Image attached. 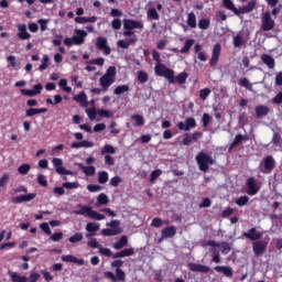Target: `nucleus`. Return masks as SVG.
Masks as SVG:
<instances>
[{
	"label": "nucleus",
	"instance_id": "nucleus-26",
	"mask_svg": "<svg viewBox=\"0 0 282 282\" xmlns=\"http://www.w3.org/2000/svg\"><path fill=\"white\" fill-rule=\"evenodd\" d=\"M41 113H47V108H30L25 111L26 118H32L33 116H39Z\"/></svg>",
	"mask_w": 282,
	"mask_h": 282
},
{
	"label": "nucleus",
	"instance_id": "nucleus-22",
	"mask_svg": "<svg viewBox=\"0 0 282 282\" xmlns=\"http://www.w3.org/2000/svg\"><path fill=\"white\" fill-rule=\"evenodd\" d=\"M187 268L192 270V272H204L205 274L210 272V268L204 264L188 263Z\"/></svg>",
	"mask_w": 282,
	"mask_h": 282
},
{
	"label": "nucleus",
	"instance_id": "nucleus-5",
	"mask_svg": "<svg viewBox=\"0 0 282 282\" xmlns=\"http://www.w3.org/2000/svg\"><path fill=\"white\" fill-rule=\"evenodd\" d=\"M196 162L198 164L199 171H203L204 173L208 171L209 166H213V164H215V160L205 152L198 153V155L196 156Z\"/></svg>",
	"mask_w": 282,
	"mask_h": 282
},
{
	"label": "nucleus",
	"instance_id": "nucleus-27",
	"mask_svg": "<svg viewBox=\"0 0 282 282\" xmlns=\"http://www.w3.org/2000/svg\"><path fill=\"white\" fill-rule=\"evenodd\" d=\"M78 169L85 173L88 177H91V175H96V167L93 165L85 166L82 163L77 164Z\"/></svg>",
	"mask_w": 282,
	"mask_h": 282
},
{
	"label": "nucleus",
	"instance_id": "nucleus-18",
	"mask_svg": "<svg viewBox=\"0 0 282 282\" xmlns=\"http://www.w3.org/2000/svg\"><path fill=\"white\" fill-rule=\"evenodd\" d=\"M221 54V44H215L210 58V65L215 66L219 63V55Z\"/></svg>",
	"mask_w": 282,
	"mask_h": 282
},
{
	"label": "nucleus",
	"instance_id": "nucleus-53",
	"mask_svg": "<svg viewBox=\"0 0 282 282\" xmlns=\"http://www.w3.org/2000/svg\"><path fill=\"white\" fill-rule=\"evenodd\" d=\"M240 87H246V89H249V91H252V84H250V80L248 78H241L239 79Z\"/></svg>",
	"mask_w": 282,
	"mask_h": 282
},
{
	"label": "nucleus",
	"instance_id": "nucleus-24",
	"mask_svg": "<svg viewBox=\"0 0 282 282\" xmlns=\"http://www.w3.org/2000/svg\"><path fill=\"white\" fill-rule=\"evenodd\" d=\"M135 254V250L133 248L123 249L113 254V259H124V257H133Z\"/></svg>",
	"mask_w": 282,
	"mask_h": 282
},
{
	"label": "nucleus",
	"instance_id": "nucleus-31",
	"mask_svg": "<svg viewBox=\"0 0 282 282\" xmlns=\"http://www.w3.org/2000/svg\"><path fill=\"white\" fill-rule=\"evenodd\" d=\"M223 4L227 10H230L234 14L239 17V9L235 7V2H232V0H223Z\"/></svg>",
	"mask_w": 282,
	"mask_h": 282
},
{
	"label": "nucleus",
	"instance_id": "nucleus-23",
	"mask_svg": "<svg viewBox=\"0 0 282 282\" xmlns=\"http://www.w3.org/2000/svg\"><path fill=\"white\" fill-rule=\"evenodd\" d=\"M36 197V194H24L17 196L12 199L13 204H23V202H32Z\"/></svg>",
	"mask_w": 282,
	"mask_h": 282
},
{
	"label": "nucleus",
	"instance_id": "nucleus-57",
	"mask_svg": "<svg viewBox=\"0 0 282 282\" xmlns=\"http://www.w3.org/2000/svg\"><path fill=\"white\" fill-rule=\"evenodd\" d=\"M87 191H89V193H100V191H102V186L100 185H87Z\"/></svg>",
	"mask_w": 282,
	"mask_h": 282
},
{
	"label": "nucleus",
	"instance_id": "nucleus-11",
	"mask_svg": "<svg viewBox=\"0 0 282 282\" xmlns=\"http://www.w3.org/2000/svg\"><path fill=\"white\" fill-rule=\"evenodd\" d=\"M195 127H197V121L191 117L185 119V121H180L177 123V129H180V131H191V129H195Z\"/></svg>",
	"mask_w": 282,
	"mask_h": 282
},
{
	"label": "nucleus",
	"instance_id": "nucleus-56",
	"mask_svg": "<svg viewBox=\"0 0 282 282\" xmlns=\"http://www.w3.org/2000/svg\"><path fill=\"white\" fill-rule=\"evenodd\" d=\"M41 279V274L36 272H31L29 278H26V282H36Z\"/></svg>",
	"mask_w": 282,
	"mask_h": 282
},
{
	"label": "nucleus",
	"instance_id": "nucleus-6",
	"mask_svg": "<svg viewBox=\"0 0 282 282\" xmlns=\"http://www.w3.org/2000/svg\"><path fill=\"white\" fill-rule=\"evenodd\" d=\"M107 226L108 228L101 230V235H104V237H116V235H120L122 232L120 220H111Z\"/></svg>",
	"mask_w": 282,
	"mask_h": 282
},
{
	"label": "nucleus",
	"instance_id": "nucleus-8",
	"mask_svg": "<svg viewBox=\"0 0 282 282\" xmlns=\"http://www.w3.org/2000/svg\"><path fill=\"white\" fill-rule=\"evenodd\" d=\"M274 20L272 19V14L270 12H263L261 14V28L263 32H270L274 30Z\"/></svg>",
	"mask_w": 282,
	"mask_h": 282
},
{
	"label": "nucleus",
	"instance_id": "nucleus-35",
	"mask_svg": "<svg viewBox=\"0 0 282 282\" xmlns=\"http://www.w3.org/2000/svg\"><path fill=\"white\" fill-rule=\"evenodd\" d=\"M265 250V241H257L253 243V252L254 254H261Z\"/></svg>",
	"mask_w": 282,
	"mask_h": 282
},
{
	"label": "nucleus",
	"instance_id": "nucleus-30",
	"mask_svg": "<svg viewBox=\"0 0 282 282\" xmlns=\"http://www.w3.org/2000/svg\"><path fill=\"white\" fill-rule=\"evenodd\" d=\"M109 204V196L106 194H99L97 196V203L95 204L96 208H100V206H107Z\"/></svg>",
	"mask_w": 282,
	"mask_h": 282
},
{
	"label": "nucleus",
	"instance_id": "nucleus-20",
	"mask_svg": "<svg viewBox=\"0 0 282 282\" xmlns=\"http://www.w3.org/2000/svg\"><path fill=\"white\" fill-rule=\"evenodd\" d=\"M61 259L64 263H76L77 265H85L84 259H78L72 254L62 256Z\"/></svg>",
	"mask_w": 282,
	"mask_h": 282
},
{
	"label": "nucleus",
	"instance_id": "nucleus-50",
	"mask_svg": "<svg viewBox=\"0 0 282 282\" xmlns=\"http://www.w3.org/2000/svg\"><path fill=\"white\" fill-rule=\"evenodd\" d=\"M30 169H32L30 164H22L18 167V172L20 175H28V173H30Z\"/></svg>",
	"mask_w": 282,
	"mask_h": 282
},
{
	"label": "nucleus",
	"instance_id": "nucleus-37",
	"mask_svg": "<svg viewBox=\"0 0 282 282\" xmlns=\"http://www.w3.org/2000/svg\"><path fill=\"white\" fill-rule=\"evenodd\" d=\"M187 25H188V28H192V29L197 28V17L195 15V13H193V12L188 13Z\"/></svg>",
	"mask_w": 282,
	"mask_h": 282
},
{
	"label": "nucleus",
	"instance_id": "nucleus-38",
	"mask_svg": "<svg viewBox=\"0 0 282 282\" xmlns=\"http://www.w3.org/2000/svg\"><path fill=\"white\" fill-rule=\"evenodd\" d=\"M270 109L267 106H257L256 107V115L257 118H261L262 116H268Z\"/></svg>",
	"mask_w": 282,
	"mask_h": 282
},
{
	"label": "nucleus",
	"instance_id": "nucleus-3",
	"mask_svg": "<svg viewBox=\"0 0 282 282\" xmlns=\"http://www.w3.org/2000/svg\"><path fill=\"white\" fill-rule=\"evenodd\" d=\"M113 83H116V66H110L105 75L100 77L99 85L104 91H107Z\"/></svg>",
	"mask_w": 282,
	"mask_h": 282
},
{
	"label": "nucleus",
	"instance_id": "nucleus-16",
	"mask_svg": "<svg viewBox=\"0 0 282 282\" xmlns=\"http://www.w3.org/2000/svg\"><path fill=\"white\" fill-rule=\"evenodd\" d=\"M31 34L28 32V26L25 24H18V37L21 41H29Z\"/></svg>",
	"mask_w": 282,
	"mask_h": 282
},
{
	"label": "nucleus",
	"instance_id": "nucleus-44",
	"mask_svg": "<svg viewBox=\"0 0 282 282\" xmlns=\"http://www.w3.org/2000/svg\"><path fill=\"white\" fill-rule=\"evenodd\" d=\"M131 120L134 121L135 127H143L144 124V117H142L141 115H133L131 117Z\"/></svg>",
	"mask_w": 282,
	"mask_h": 282
},
{
	"label": "nucleus",
	"instance_id": "nucleus-43",
	"mask_svg": "<svg viewBox=\"0 0 282 282\" xmlns=\"http://www.w3.org/2000/svg\"><path fill=\"white\" fill-rule=\"evenodd\" d=\"M107 153L115 154L116 153V148L111 144H105L101 149V155H107Z\"/></svg>",
	"mask_w": 282,
	"mask_h": 282
},
{
	"label": "nucleus",
	"instance_id": "nucleus-63",
	"mask_svg": "<svg viewBox=\"0 0 282 282\" xmlns=\"http://www.w3.org/2000/svg\"><path fill=\"white\" fill-rule=\"evenodd\" d=\"M98 116H101V118H113V112L109 110H98Z\"/></svg>",
	"mask_w": 282,
	"mask_h": 282
},
{
	"label": "nucleus",
	"instance_id": "nucleus-15",
	"mask_svg": "<svg viewBox=\"0 0 282 282\" xmlns=\"http://www.w3.org/2000/svg\"><path fill=\"white\" fill-rule=\"evenodd\" d=\"M144 24L135 20H123V30H142Z\"/></svg>",
	"mask_w": 282,
	"mask_h": 282
},
{
	"label": "nucleus",
	"instance_id": "nucleus-49",
	"mask_svg": "<svg viewBox=\"0 0 282 282\" xmlns=\"http://www.w3.org/2000/svg\"><path fill=\"white\" fill-rule=\"evenodd\" d=\"M69 243H78V241H83V234L76 232L75 235L68 238Z\"/></svg>",
	"mask_w": 282,
	"mask_h": 282
},
{
	"label": "nucleus",
	"instance_id": "nucleus-39",
	"mask_svg": "<svg viewBox=\"0 0 282 282\" xmlns=\"http://www.w3.org/2000/svg\"><path fill=\"white\" fill-rule=\"evenodd\" d=\"M147 14L148 19H150L151 21H160V14L158 13V10H155V8L149 9Z\"/></svg>",
	"mask_w": 282,
	"mask_h": 282
},
{
	"label": "nucleus",
	"instance_id": "nucleus-17",
	"mask_svg": "<svg viewBox=\"0 0 282 282\" xmlns=\"http://www.w3.org/2000/svg\"><path fill=\"white\" fill-rule=\"evenodd\" d=\"M86 237H94L98 230H100V224L98 223H88L85 227Z\"/></svg>",
	"mask_w": 282,
	"mask_h": 282
},
{
	"label": "nucleus",
	"instance_id": "nucleus-62",
	"mask_svg": "<svg viewBox=\"0 0 282 282\" xmlns=\"http://www.w3.org/2000/svg\"><path fill=\"white\" fill-rule=\"evenodd\" d=\"M210 96V90L208 88H204L199 91V98L200 100H206Z\"/></svg>",
	"mask_w": 282,
	"mask_h": 282
},
{
	"label": "nucleus",
	"instance_id": "nucleus-42",
	"mask_svg": "<svg viewBox=\"0 0 282 282\" xmlns=\"http://www.w3.org/2000/svg\"><path fill=\"white\" fill-rule=\"evenodd\" d=\"M98 182L99 184H107L109 182V173L101 171L98 173Z\"/></svg>",
	"mask_w": 282,
	"mask_h": 282
},
{
	"label": "nucleus",
	"instance_id": "nucleus-46",
	"mask_svg": "<svg viewBox=\"0 0 282 282\" xmlns=\"http://www.w3.org/2000/svg\"><path fill=\"white\" fill-rule=\"evenodd\" d=\"M58 86L66 94H72V87L67 86V79H61Z\"/></svg>",
	"mask_w": 282,
	"mask_h": 282
},
{
	"label": "nucleus",
	"instance_id": "nucleus-34",
	"mask_svg": "<svg viewBox=\"0 0 282 282\" xmlns=\"http://www.w3.org/2000/svg\"><path fill=\"white\" fill-rule=\"evenodd\" d=\"M214 270L216 272H221L223 274H225V276H232V269L229 268V267H221V265H218V267H215Z\"/></svg>",
	"mask_w": 282,
	"mask_h": 282
},
{
	"label": "nucleus",
	"instance_id": "nucleus-41",
	"mask_svg": "<svg viewBox=\"0 0 282 282\" xmlns=\"http://www.w3.org/2000/svg\"><path fill=\"white\" fill-rule=\"evenodd\" d=\"M129 91V85L117 86L113 90L115 96H120L121 94H127Z\"/></svg>",
	"mask_w": 282,
	"mask_h": 282
},
{
	"label": "nucleus",
	"instance_id": "nucleus-36",
	"mask_svg": "<svg viewBox=\"0 0 282 282\" xmlns=\"http://www.w3.org/2000/svg\"><path fill=\"white\" fill-rule=\"evenodd\" d=\"M127 243H129V238H127V236H122L120 238V240L113 245V249L115 250H122V248H124L127 246Z\"/></svg>",
	"mask_w": 282,
	"mask_h": 282
},
{
	"label": "nucleus",
	"instance_id": "nucleus-29",
	"mask_svg": "<svg viewBox=\"0 0 282 282\" xmlns=\"http://www.w3.org/2000/svg\"><path fill=\"white\" fill-rule=\"evenodd\" d=\"M135 39L131 37L128 40H119L117 42L118 47H121V50H127L129 48L130 45H135Z\"/></svg>",
	"mask_w": 282,
	"mask_h": 282
},
{
	"label": "nucleus",
	"instance_id": "nucleus-61",
	"mask_svg": "<svg viewBox=\"0 0 282 282\" xmlns=\"http://www.w3.org/2000/svg\"><path fill=\"white\" fill-rule=\"evenodd\" d=\"M249 197L248 196H241L236 200L237 206H246V204H248L249 202Z\"/></svg>",
	"mask_w": 282,
	"mask_h": 282
},
{
	"label": "nucleus",
	"instance_id": "nucleus-58",
	"mask_svg": "<svg viewBox=\"0 0 282 282\" xmlns=\"http://www.w3.org/2000/svg\"><path fill=\"white\" fill-rule=\"evenodd\" d=\"M160 175H162V170H154V171H152L151 175H150L151 184H153V182H155L156 177H160Z\"/></svg>",
	"mask_w": 282,
	"mask_h": 282
},
{
	"label": "nucleus",
	"instance_id": "nucleus-51",
	"mask_svg": "<svg viewBox=\"0 0 282 282\" xmlns=\"http://www.w3.org/2000/svg\"><path fill=\"white\" fill-rule=\"evenodd\" d=\"M186 78H188V74L183 72L175 77V83L184 85V83H186Z\"/></svg>",
	"mask_w": 282,
	"mask_h": 282
},
{
	"label": "nucleus",
	"instance_id": "nucleus-45",
	"mask_svg": "<svg viewBox=\"0 0 282 282\" xmlns=\"http://www.w3.org/2000/svg\"><path fill=\"white\" fill-rule=\"evenodd\" d=\"M63 188H67L68 191H73L74 188H78L80 183L78 181L75 182H66L62 184Z\"/></svg>",
	"mask_w": 282,
	"mask_h": 282
},
{
	"label": "nucleus",
	"instance_id": "nucleus-7",
	"mask_svg": "<svg viewBox=\"0 0 282 282\" xmlns=\"http://www.w3.org/2000/svg\"><path fill=\"white\" fill-rule=\"evenodd\" d=\"M209 246V248H220V252L223 253V254H228L229 252H230V250H231V248H230V243H228V242H226V241H223V242H217V241H215V240H208V241H204V242H202V247L203 248H206V247H208Z\"/></svg>",
	"mask_w": 282,
	"mask_h": 282
},
{
	"label": "nucleus",
	"instance_id": "nucleus-2",
	"mask_svg": "<svg viewBox=\"0 0 282 282\" xmlns=\"http://www.w3.org/2000/svg\"><path fill=\"white\" fill-rule=\"evenodd\" d=\"M76 210H74V215H84V217H89V219H94L95 221H102L105 220V215L94 210L89 206L85 205H77Z\"/></svg>",
	"mask_w": 282,
	"mask_h": 282
},
{
	"label": "nucleus",
	"instance_id": "nucleus-33",
	"mask_svg": "<svg viewBox=\"0 0 282 282\" xmlns=\"http://www.w3.org/2000/svg\"><path fill=\"white\" fill-rule=\"evenodd\" d=\"M256 6H257V2L254 0L248 2L247 6L239 9V14H246L248 12H252Z\"/></svg>",
	"mask_w": 282,
	"mask_h": 282
},
{
	"label": "nucleus",
	"instance_id": "nucleus-21",
	"mask_svg": "<svg viewBox=\"0 0 282 282\" xmlns=\"http://www.w3.org/2000/svg\"><path fill=\"white\" fill-rule=\"evenodd\" d=\"M243 237H246V239H250L251 241H257L260 237H262V234L258 231L257 228H251L247 232H243Z\"/></svg>",
	"mask_w": 282,
	"mask_h": 282
},
{
	"label": "nucleus",
	"instance_id": "nucleus-28",
	"mask_svg": "<svg viewBox=\"0 0 282 282\" xmlns=\"http://www.w3.org/2000/svg\"><path fill=\"white\" fill-rule=\"evenodd\" d=\"M8 275L10 276L12 282H28V276L21 275L14 271H8Z\"/></svg>",
	"mask_w": 282,
	"mask_h": 282
},
{
	"label": "nucleus",
	"instance_id": "nucleus-19",
	"mask_svg": "<svg viewBox=\"0 0 282 282\" xmlns=\"http://www.w3.org/2000/svg\"><path fill=\"white\" fill-rule=\"evenodd\" d=\"M162 239H173L174 235H177V228L175 226H169L161 231Z\"/></svg>",
	"mask_w": 282,
	"mask_h": 282
},
{
	"label": "nucleus",
	"instance_id": "nucleus-54",
	"mask_svg": "<svg viewBox=\"0 0 282 282\" xmlns=\"http://www.w3.org/2000/svg\"><path fill=\"white\" fill-rule=\"evenodd\" d=\"M137 75L139 83H147V80H149V75L144 70H139Z\"/></svg>",
	"mask_w": 282,
	"mask_h": 282
},
{
	"label": "nucleus",
	"instance_id": "nucleus-59",
	"mask_svg": "<svg viewBox=\"0 0 282 282\" xmlns=\"http://www.w3.org/2000/svg\"><path fill=\"white\" fill-rule=\"evenodd\" d=\"M89 65H97L98 67H102V65H105V58L98 57V58L91 59L89 62Z\"/></svg>",
	"mask_w": 282,
	"mask_h": 282
},
{
	"label": "nucleus",
	"instance_id": "nucleus-12",
	"mask_svg": "<svg viewBox=\"0 0 282 282\" xmlns=\"http://www.w3.org/2000/svg\"><path fill=\"white\" fill-rule=\"evenodd\" d=\"M97 50H101L106 56L111 54V48L107 45V37L99 36L95 43Z\"/></svg>",
	"mask_w": 282,
	"mask_h": 282
},
{
	"label": "nucleus",
	"instance_id": "nucleus-4",
	"mask_svg": "<svg viewBox=\"0 0 282 282\" xmlns=\"http://www.w3.org/2000/svg\"><path fill=\"white\" fill-rule=\"evenodd\" d=\"M154 72L156 76H163L169 80V83L174 84L175 83V72L173 69L166 67L162 63H159L154 67Z\"/></svg>",
	"mask_w": 282,
	"mask_h": 282
},
{
	"label": "nucleus",
	"instance_id": "nucleus-1",
	"mask_svg": "<svg viewBox=\"0 0 282 282\" xmlns=\"http://www.w3.org/2000/svg\"><path fill=\"white\" fill-rule=\"evenodd\" d=\"M122 263H124L122 260H115L111 262L112 268L116 269V274L111 271H106L104 273L106 279H109L111 282H126L127 281V273L122 271Z\"/></svg>",
	"mask_w": 282,
	"mask_h": 282
},
{
	"label": "nucleus",
	"instance_id": "nucleus-10",
	"mask_svg": "<svg viewBox=\"0 0 282 282\" xmlns=\"http://www.w3.org/2000/svg\"><path fill=\"white\" fill-rule=\"evenodd\" d=\"M274 159L272 156H267L261 163H260V171L262 173H272L274 170Z\"/></svg>",
	"mask_w": 282,
	"mask_h": 282
},
{
	"label": "nucleus",
	"instance_id": "nucleus-32",
	"mask_svg": "<svg viewBox=\"0 0 282 282\" xmlns=\"http://www.w3.org/2000/svg\"><path fill=\"white\" fill-rule=\"evenodd\" d=\"M261 61L267 65V67H269V69H274L275 62L272 56L264 54L262 55Z\"/></svg>",
	"mask_w": 282,
	"mask_h": 282
},
{
	"label": "nucleus",
	"instance_id": "nucleus-47",
	"mask_svg": "<svg viewBox=\"0 0 282 282\" xmlns=\"http://www.w3.org/2000/svg\"><path fill=\"white\" fill-rule=\"evenodd\" d=\"M61 102H63V97L61 95H55L54 100H52V98L46 99L47 105L54 106V105H61Z\"/></svg>",
	"mask_w": 282,
	"mask_h": 282
},
{
	"label": "nucleus",
	"instance_id": "nucleus-13",
	"mask_svg": "<svg viewBox=\"0 0 282 282\" xmlns=\"http://www.w3.org/2000/svg\"><path fill=\"white\" fill-rule=\"evenodd\" d=\"M74 34L73 40L75 41V45H83V43H85V39H87V31L75 29Z\"/></svg>",
	"mask_w": 282,
	"mask_h": 282
},
{
	"label": "nucleus",
	"instance_id": "nucleus-25",
	"mask_svg": "<svg viewBox=\"0 0 282 282\" xmlns=\"http://www.w3.org/2000/svg\"><path fill=\"white\" fill-rule=\"evenodd\" d=\"M75 102H78L82 107H87L89 104L87 102V94L85 91L79 93L73 97Z\"/></svg>",
	"mask_w": 282,
	"mask_h": 282
},
{
	"label": "nucleus",
	"instance_id": "nucleus-60",
	"mask_svg": "<svg viewBox=\"0 0 282 282\" xmlns=\"http://www.w3.org/2000/svg\"><path fill=\"white\" fill-rule=\"evenodd\" d=\"M234 45L235 47H241L243 45V37L241 35L234 36Z\"/></svg>",
	"mask_w": 282,
	"mask_h": 282
},
{
	"label": "nucleus",
	"instance_id": "nucleus-64",
	"mask_svg": "<svg viewBox=\"0 0 282 282\" xmlns=\"http://www.w3.org/2000/svg\"><path fill=\"white\" fill-rule=\"evenodd\" d=\"M86 113H87L89 120H96V110L94 108L87 109Z\"/></svg>",
	"mask_w": 282,
	"mask_h": 282
},
{
	"label": "nucleus",
	"instance_id": "nucleus-52",
	"mask_svg": "<svg viewBox=\"0 0 282 282\" xmlns=\"http://www.w3.org/2000/svg\"><path fill=\"white\" fill-rule=\"evenodd\" d=\"M199 30H208L210 28V20L208 19H202L198 22Z\"/></svg>",
	"mask_w": 282,
	"mask_h": 282
},
{
	"label": "nucleus",
	"instance_id": "nucleus-55",
	"mask_svg": "<svg viewBox=\"0 0 282 282\" xmlns=\"http://www.w3.org/2000/svg\"><path fill=\"white\" fill-rule=\"evenodd\" d=\"M7 61L9 63V67H11L12 69H17V57L14 55L8 56Z\"/></svg>",
	"mask_w": 282,
	"mask_h": 282
},
{
	"label": "nucleus",
	"instance_id": "nucleus-9",
	"mask_svg": "<svg viewBox=\"0 0 282 282\" xmlns=\"http://www.w3.org/2000/svg\"><path fill=\"white\" fill-rule=\"evenodd\" d=\"M52 164L58 175H74V172L63 166V159L54 158Z\"/></svg>",
	"mask_w": 282,
	"mask_h": 282
},
{
	"label": "nucleus",
	"instance_id": "nucleus-40",
	"mask_svg": "<svg viewBox=\"0 0 282 282\" xmlns=\"http://www.w3.org/2000/svg\"><path fill=\"white\" fill-rule=\"evenodd\" d=\"M195 45V40H186L184 47L181 48V54H188L191 52V47Z\"/></svg>",
	"mask_w": 282,
	"mask_h": 282
},
{
	"label": "nucleus",
	"instance_id": "nucleus-14",
	"mask_svg": "<svg viewBox=\"0 0 282 282\" xmlns=\"http://www.w3.org/2000/svg\"><path fill=\"white\" fill-rule=\"evenodd\" d=\"M259 183H257V181L253 177L247 180L248 195H257L259 193Z\"/></svg>",
	"mask_w": 282,
	"mask_h": 282
},
{
	"label": "nucleus",
	"instance_id": "nucleus-48",
	"mask_svg": "<svg viewBox=\"0 0 282 282\" xmlns=\"http://www.w3.org/2000/svg\"><path fill=\"white\" fill-rule=\"evenodd\" d=\"M50 67V56L43 55L42 64L40 65V72H45V68Z\"/></svg>",
	"mask_w": 282,
	"mask_h": 282
}]
</instances>
